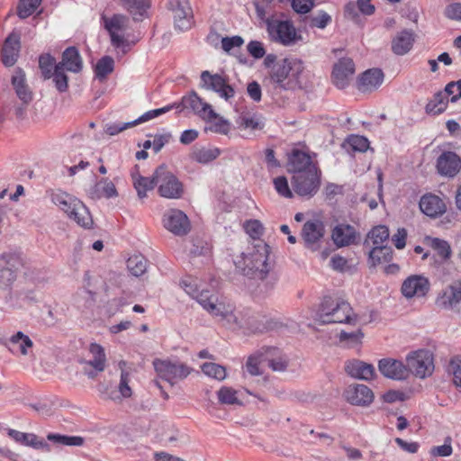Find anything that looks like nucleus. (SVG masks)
<instances>
[{"label": "nucleus", "mask_w": 461, "mask_h": 461, "mask_svg": "<svg viewBox=\"0 0 461 461\" xmlns=\"http://www.w3.org/2000/svg\"><path fill=\"white\" fill-rule=\"evenodd\" d=\"M202 371L208 376L215 378L219 381L225 379L226 369L224 366L215 363H204L201 366Z\"/></svg>", "instance_id": "51"}, {"label": "nucleus", "mask_w": 461, "mask_h": 461, "mask_svg": "<svg viewBox=\"0 0 461 461\" xmlns=\"http://www.w3.org/2000/svg\"><path fill=\"white\" fill-rule=\"evenodd\" d=\"M12 85L18 98L24 104H29L32 100V93L26 84L25 74L22 68H16L12 77Z\"/></svg>", "instance_id": "29"}, {"label": "nucleus", "mask_w": 461, "mask_h": 461, "mask_svg": "<svg viewBox=\"0 0 461 461\" xmlns=\"http://www.w3.org/2000/svg\"><path fill=\"white\" fill-rule=\"evenodd\" d=\"M51 77H53L55 86L59 92L67 91L68 78L61 66L55 65V70L52 72Z\"/></svg>", "instance_id": "54"}, {"label": "nucleus", "mask_w": 461, "mask_h": 461, "mask_svg": "<svg viewBox=\"0 0 461 461\" xmlns=\"http://www.w3.org/2000/svg\"><path fill=\"white\" fill-rule=\"evenodd\" d=\"M384 72L380 68L366 70L358 78V89L361 92H371L377 89L384 81Z\"/></svg>", "instance_id": "26"}, {"label": "nucleus", "mask_w": 461, "mask_h": 461, "mask_svg": "<svg viewBox=\"0 0 461 461\" xmlns=\"http://www.w3.org/2000/svg\"><path fill=\"white\" fill-rule=\"evenodd\" d=\"M52 202L62 210L71 220L79 226L88 229L93 224V219L87 207L78 199L67 193H55L51 196Z\"/></svg>", "instance_id": "6"}, {"label": "nucleus", "mask_w": 461, "mask_h": 461, "mask_svg": "<svg viewBox=\"0 0 461 461\" xmlns=\"http://www.w3.org/2000/svg\"><path fill=\"white\" fill-rule=\"evenodd\" d=\"M264 65L267 68L269 80L276 87L290 89L300 83V77L304 70L302 60L297 59H278L275 54L265 57Z\"/></svg>", "instance_id": "2"}, {"label": "nucleus", "mask_w": 461, "mask_h": 461, "mask_svg": "<svg viewBox=\"0 0 461 461\" xmlns=\"http://www.w3.org/2000/svg\"><path fill=\"white\" fill-rule=\"evenodd\" d=\"M220 155V150L216 148L214 149H196L192 153V158L199 163H209Z\"/></svg>", "instance_id": "46"}, {"label": "nucleus", "mask_w": 461, "mask_h": 461, "mask_svg": "<svg viewBox=\"0 0 461 461\" xmlns=\"http://www.w3.org/2000/svg\"><path fill=\"white\" fill-rule=\"evenodd\" d=\"M445 15L451 20L461 21V4L455 3L447 6Z\"/></svg>", "instance_id": "64"}, {"label": "nucleus", "mask_w": 461, "mask_h": 461, "mask_svg": "<svg viewBox=\"0 0 461 461\" xmlns=\"http://www.w3.org/2000/svg\"><path fill=\"white\" fill-rule=\"evenodd\" d=\"M346 401L356 406L366 407L374 401V393L366 385L361 384H349L343 393Z\"/></svg>", "instance_id": "18"}, {"label": "nucleus", "mask_w": 461, "mask_h": 461, "mask_svg": "<svg viewBox=\"0 0 461 461\" xmlns=\"http://www.w3.org/2000/svg\"><path fill=\"white\" fill-rule=\"evenodd\" d=\"M316 321L321 324H351L356 322L357 315L348 302L331 297H324L316 313Z\"/></svg>", "instance_id": "3"}, {"label": "nucleus", "mask_w": 461, "mask_h": 461, "mask_svg": "<svg viewBox=\"0 0 461 461\" xmlns=\"http://www.w3.org/2000/svg\"><path fill=\"white\" fill-rule=\"evenodd\" d=\"M244 229L249 237L253 240L252 247L258 240H262L260 237L263 235L264 227L258 220H249L244 224Z\"/></svg>", "instance_id": "49"}, {"label": "nucleus", "mask_w": 461, "mask_h": 461, "mask_svg": "<svg viewBox=\"0 0 461 461\" xmlns=\"http://www.w3.org/2000/svg\"><path fill=\"white\" fill-rule=\"evenodd\" d=\"M48 440L63 445V446H73V447H81L85 443V438L80 436H68L55 433H49L47 435Z\"/></svg>", "instance_id": "40"}, {"label": "nucleus", "mask_w": 461, "mask_h": 461, "mask_svg": "<svg viewBox=\"0 0 461 461\" xmlns=\"http://www.w3.org/2000/svg\"><path fill=\"white\" fill-rule=\"evenodd\" d=\"M332 21L331 16L323 10H320L308 18L311 28L325 29Z\"/></svg>", "instance_id": "47"}, {"label": "nucleus", "mask_w": 461, "mask_h": 461, "mask_svg": "<svg viewBox=\"0 0 461 461\" xmlns=\"http://www.w3.org/2000/svg\"><path fill=\"white\" fill-rule=\"evenodd\" d=\"M420 211L430 218H437L446 212L447 207L444 201L433 194H426L420 200Z\"/></svg>", "instance_id": "23"}, {"label": "nucleus", "mask_w": 461, "mask_h": 461, "mask_svg": "<svg viewBox=\"0 0 461 461\" xmlns=\"http://www.w3.org/2000/svg\"><path fill=\"white\" fill-rule=\"evenodd\" d=\"M89 197L97 200L102 197L112 198L118 195L114 184L108 178H102L88 190Z\"/></svg>", "instance_id": "33"}, {"label": "nucleus", "mask_w": 461, "mask_h": 461, "mask_svg": "<svg viewBox=\"0 0 461 461\" xmlns=\"http://www.w3.org/2000/svg\"><path fill=\"white\" fill-rule=\"evenodd\" d=\"M201 87L216 92L221 98L229 100L234 96L235 91L224 77L219 74L203 71L201 74Z\"/></svg>", "instance_id": "16"}, {"label": "nucleus", "mask_w": 461, "mask_h": 461, "mask_svg": "<svg viewBox=\"0 0 461 461\" xmlns=\"http://www.w3.org/2000/svg\"><path fill=\"white\" fill-rule=\"evenodd\" d=\"M436 305L444 310L459 312L461 308V280H456L447 285L438 294Z\"/></svg>", "instance_id": "14"}, {"label": "nucleus", "mask_w": 461, "mask_h": 461, "mask_svg": "<svg viewBox=\"0 0 461 461\" xmlns=\"http://www.w3.org/2000/svg\"><path fill=\"white\" fill-rule=\"evenodd\" d=\"M153 366L158 375L168 382L171 385L185 379L193 371V368L178 359L153 360Z\"/></svg>", "instance_id": "7"}, {"label": "nucleus", "mask_w": 461, "mask_h": 461, "mask_svg": "<svg viewBox=\"0 0 461 461\" xmlns=\"http://www.w3.org/2000/svg\"><path fill=\"white\" fill-rule=\"evenodd\" d=\"M266 29L271 41L285 47L294 46L303 40L293 21L285 18L283 14L266 19Z\"/></svg>", "instance_id": "4"}, {"label": "nucleus", "mask_w": 461, "mask_h": 461, "mask_svg": "<svg viewBox=\"0 0 461 461\" xmlns=\"http://www.w3.org/2000/svg\"><path fill=\"white\" fill-rule=\"evenodd\" d=\"M429 290V282L428 278L412 275L407 277L402 285V294L406 298H412L414 296L423 297Z\"/></svg>", "instance_id": "20"}, {"label": "nucleus", "mask_w": 461, "mask_h": 461, "mask_svg": "<svg viewBox=\"0 0 461 461\" xmlns=\"http://www.w3.org/2000/svg\"><path fill=\"white\" fill-rule=\"evenodd\" d=\"M249 53L255 59H261L265 56L266 50L263 43L258 41H251L247 46Z\"/></svg>", "instance_id": "63"}, {"label": "nucleus", "mask_w": 461, "mask_h": 461, "mask_svg": "<svg viewBox=\"0 0 461 461\" xmlns=\"http://www.w3.org/2000/svg\"><path fill=\"white\" fill-rule=\"evenodd\" d=\"M263 357L274 371L283 372L287 368L288 358L277 348H267Z\"/></svg>", "instance_id": "35"}, {"label": "nucleus", "mask_w": 461, "mask_h": 461, "mask_svg": "<svg viewBox=\"0 0 461 461\" xmlns=\"http://www.w3.org/2000/svg\"><path fill=\"white\" fill-rule=\"evenodd\" d=\"M41 0H20L17 14L22 19L32 15L41 5Z\"/></svg>", "instance_id": "52"}, {"label": "nucleus", "mask_w": 461, "mask_h": 461, "mask_svg": "<svg viewBox=\"0 0 461 461\" xmlns=\"http://www.w3.org/2000/svg\"><path fill=\"white\" fill-rule=\"evenodd\" d=\"M450 99L447 98L443 91H439L433 95V98L427 104L426 111L428 113L439 114L443 113Z\"/></svg>", "instance_id": "38"}, {"label": "nucleus", "mask_w": 461, "mask_h": 461, "mask_svg": "<svg viewBox=\"0 0 461 461\" xmlns=\"http://www.w3.org/2000/svg\"><path fill=\"white\" fill-rule=\"evenodd\" d=\"M0 343L13 354L20 353L23 356H26L28 349L33 347L32 340L22 331H17L9 339H0Z\"/></svg>", "instance_id": "24"}, {"label": "nucleus", "mask_w": 461, "mask_h": 461, "mask_svg": "<svg viewBox=\"0 0 461 461\" xmlns=\"http://www.w3.org/2000/svg\"><path fill=\"white\" fill-rule=\"evenodd\" d=\"M312 167H316L312 161V158L306 153L295 150L289 158V170L297 175L310 170Z\"/></svg>", "instance_id": "34"}, {"label": "nucleus", "mask_w": 461, "mask_h": 461, "mask_svg": "<svg viewBox=\"0 0 461 461\" xmlns=\"http://www.w3.org/2000/svg\"><path fill=\"white\" fill-rule=\"evenodd\" d=\"M345 371L351 377L361 380H369L373 378L375 374L373 365L358 359H352L346 362Z\"/></svg>", "instance_id": "25"}, {"label": "nucleus", "mask_w": 461, "mask_h": 461, "mask_svg": "<svg viewBox=\"0 0 461 461\" xmlns=\"http://www.w3.org/2000/svg\"><path fill=\"white\" fill-rule=\"evenodd\" d=\"M0 264V287L5 288L10 286L15 280L16 275L13 267Z\"/></svg>", "instance_id": "55"}, {"label": "nucleus", "mask_w": 461, "mask_h": 461, "mask_svg": "<svg viewBox=\"0 0 461 461\" xmlns=\"http://www.w3.org/2000/svg\"><path fill=\"white\" fill-rule=\"evenodd\" d=\"M408 374L425 378L434 370L432 354L429 350L420 349L409 354L406 357Z\"/></svg>", "instance_id": "10"}, {"label": "nucleus", "mask_w": 461, "mask_h": 461, "mask_svg": "<svg viewBox=\"0 0 461 461\" xmlns=\"http://www.w3.org/2000/svg\"><path fill=\"white\" fill-rule=\"evenodd\" d=\"M378 369L385 377L403 380L408 377V369L402 362L393 358H383L378 363Z\"/></svg>", "instance_id": "22"}, {"label": "nucleus", "mask_w": 461, "mask_h": 461, "mask_svg": "<svg viewBox=\"0 0 461 461\" xmlns=\"http://www.w3.org/2000/svg\"><path fill=\"white\" fill-rule=\"evenodd\" d=\"M8 435L16 442L22 443L25 446L32 447L36 449L42 448L46 443L32 433H24L16 429H8Z\"/></svg>", "instance_id": "36"}, {"label": "nucleus", "mask_w": 461, "mask_h": 461, "mask_svg": "<svg viewBox=\"0 0 461 461\" xmlns=\"http://www.w3.org/2000/svg\"><path fill=\"white\" fill-rule=\"evenodd\" d=\"M130 383V375L128 372L122 370L121 373V380L119 384V392L124 398H129L131 396L132 391L129 385Z\"/></svg>", "instance_id": "61"}, {"label": "nucleus", "mask_w": 461, "mask_h": 461, "mask_svg": "<svg viewBox=\"0 0 461 461\" xmlns=\"http://www.w3.org/2000/svg\"><path fill=\"white\" fill-rule=\"evenodd\" d=\"M338 337L340 343H344L348 348H354L361 344L364 334L360 329H357L350 332L341 330Z\"/></svg>", "instance_id": "45"}, {"label": "nucleus", "mask_w": 461, "mask_h": 461, "mask_svg": "<svg viewBox=\"0 0 461 461\" xmlns=\"http://www.w3.org/2000/svg\"><path fill=\"white\" fill-rule=\"evenodd\" d=\"M154 179L160 196L167 199H178L183 195L182 183L168 170L167 166L161 165L157 167L154 172Z\"/></svg>", "instance_id": "8"}, {"label": "nucleus", "mask_w": 461, "mask_h": 461, "mask_svg": "<svg viewBox=\"0 0 461 461\" xmlns=\"http://www.w3.org/2000/svg\"><path fill=\"white\" fill-rule=\"evenodd\" d=\"M429 246L444 259L449 258L451 248L447 241L438 238H427Z\"/></svg>", "instance_id": "50"}, {"label": "nucleus", "mask_w": 461, "mask_h": 461, "mask_svg": "<svg viewBox=\"0 0 461 461\" xmlns=\"http://www.w3.org/2000/svg\"><path fill=\"white\" fill-rule=\"evenodd\" d=\"M448 371L453 374V382L457 387H461V358H453L448 366Z\"/></svg>", "instance_id": "59"}, {"label": "nucleus", "mask_w": 461, "mask_h": 461, "mask_svg": "<svg viewBox=\"0 0 461 461\" xmlns=\"http://www.w3.org/2000/svg\"><path fill=\"white\" fill-rule=\"evenodd\" d=\"M89 351L92 354V358L87 362V365L92 366L94 370L86 371V374L89 378H95L98 372H103L105 368V353L102 346L92 343L89 348Z\"/></svg>", "instance_id": "30"}, {"label": "nucleus", "mask_w": 461, "mask_h": 461, "mask_svg": "<svg viewBox=\"0 0 461 461\" xmlns=\"http://www.w3.org/2000/svg\"><path fill=\"white\" fill-rule=\"evenodd\" d=\"M122 5L126 8L132 15H140L147 11L149 7V4L147 0H121Z\"/></svg>", "instance_id": "48"}, {"label": "nucleus", "mask_w": 461, "mask_h": 461, "mask_svg": "<svg viewBox=\"0 0 461 461\" xmlns=\"http://www.w3.org/2000/svg\"><path fill=\"white\" fill-rule=\"evenodd\" d=\"M356 230L349 224H338L331 232V239L338 248L347 247L355 242Z\"/></svg>", "instance_id": "28"}, {"label": "nucleus", "mask_w": 461, "mask_h": 461, "mask_svg": "<svg viewBox=\"0 0 461 461\" xmlns=\"http://www.w3.org/2000/svg\"><path fill=\"white\" fill-rule=\"evenodd\" d=\"M238 391L234 390L231 387L222 386L218 392L217 396L219 402L221 404L233 405L238 404L241 405V401L239 400Z\"/></svg>", "instance_id": "44"}, {"label": "nucleus", "mask_w": 461, "mask_h": 461, "mask_svg": "<svg viewBox=\"0 0 461 461\" xmlns=\"http://www.w3.org/2000/svg\"><path fill=\"white\" fill-rule=\"evenodd\" d=\"M274 185L276 190V192L285 197V198H292L293 193L290 190L287 178L285 176H278L274 179Z\"/></svg>", "instance_id": "56"}, {"label": "nucleus", "mask_w": 461, "mask_h": 461, "mask_svg": "<svg viewBox=\"0 0 461 461\" xmlns=\"http://www.w3.org/2000/svg\"><path fill=\"white\" fill-rule=\"evenodd\" d=\"M320 185L321 172L317 167H312L310 170L292 177L293 189L300 196L312 197L318 192Z\"/></svg>", "instance_id": "9"}, {"label": "nucleus", "mask_w": 461, "mask_h": 461, "mask_svg": "<svg viewBox=\"0 0 461 461\" xmlns=\"http://www.w3.org/2000/svg\"><path fill=\"white\" fill-rule=\"evenodd\" d=\"M240 125L245 129L258 130L264 126L263 122L257 116L242 115L240 118Z\"/></svg>", "instance_id": "57"}, {"label": "nucleus", "mask_w": 461, "mask_h": 461, "mask_svg": "<svg viewBox=\"0 0 461 461\" xmlns=\"http://www.w3.org/2000/svg\"><path fill=\"white\" fill-rule=\"evenodd\" d=\"M187 294L212 317L225 321L230 325L238 324V318L234 314V307L231 304L220 302L217 296L211 294L207 290L187 291Z\"/></svg>", "instance_id": "5"}, {"label": "nucleus", "mask_w": 461, "mask_h": 461, "mask_svg": "<svg viewBox=\"0 0 461 461\" xmlns=\"http://www.w3.org/2000/svg\"><path fill=\"white\" fill-rule=\"evenodd\" d=\"M134 188L137 191L138 196L142 199L147 196V191L151 190L156 185V180L154 175L151 178L144 177L141 176H136L134 173H131Z\"/></svg>", "instance_id": "37"}, {"label": "nucleus", "mask_w": 461, "mask_h": 461, "mask_svg": "<svg viewBox=\"0 0 461 461\" xmlns=\"http://www.w3.org/2000/svg\"><path fill=\"white\" fill-rule=\"evenodd\" d=\"M20 51V38L17 34H10L5 41L2 50V62L6 67L14 66Z\"/></svg>", "instance_id": "27"}, {"label": "nucleus", "mask_w": 461, "mask_h": 461, "mask_svg": "<svg viewBox=\"0 0 461 461\" xmlns=\"http://www.w3.org/2000/svg\"><path fill=\"white\" fill-rule=\"evenodd\" d=\"M56 60L50 54L41 55L39 58V67L45 79L52 77V72L55 70Z\"/></svg>", "instance_id": "53"}, {"label": "nucleus", "mask_w": 461, "mask_h": 461, "mask_svg": "<svg viewBox=\"0 0 461 461\" xmlns=\"http://www.w3.org/2000/svg\"><path fill=\"white\" fill-rule=\"evenodd\" d=\"M127 268L131 275L140 276L147 271V259L141 255H134L128 258Z\"/></svg>", "instance_id": "42"}, {"label": "nucleus", "mask_w": 461, "mask_h": 461, "mask_svg": "<svg viewBox=\"0 0 461 461\" xmlns=\"http://www.w3.org/2000/svg\"><path fill=\"white\" fill-rule=\"evenodd\" d=\"M348 143L352 147V149L356 151L364 152L369 147V141L366 138L354 135L348 139Z\"/></svg>", "instance_id": "62"}, {"label": "nucleus", "mask_w": 461, "mask_h": 461, "mask_svg": "<svg viewBox=\"0 0 461 461\" xmlns=\"http://www.w3.org/2000/svg\"><path fill=\"white\" fill-rule=\"evenodd\" d=\"M291 5L297 14H307L314 6V0H291Z\"/></svg>", "instance_id": "60"}, {"label": "nucleus", "mask_w": 461, "mask_h": 461, "mask_svg": "<svg viewBox=\"0 0 461 461\" xmlns=\"http://www.w3.org/2000/svg\"><path fill=\"white\" fill-rule=\"evenodd\" d=\"M114 69V60L111 56L102 57L95 66V77L103 80Z\"/></svg>", "instance_id": "41"}, {"label": "nucleus", "mask_w": 461, "mask_h": 461, "mask_svg": "<svg viewBox=\"0 0 461 461\" xmlns=\"http://www.w3.org/2000/svg\"><path fill=\"white\" fill-rule=\"evenodd\" d=\"M354 74L355 64L352 59L342 58L333 66L332 81L338 88L344 89L349 85Z\"/></svg>", "instance_id": "19"}, {"label": "nucleus", "mask_w": 461, "mask_h": 461, "mask_svg": "<svg viewBox=\"0 0 461 461\" xmlns=\"http://www.w3.org/2000/svg\"><path fill=\"white\" fill-rule=\"evenodd\" d=\"M68 71L78 73L81 71L83 62L76 47H68L62 53V60L57 64Z\"/></svg>", "instance_id": "31"}, {"label": "nucleus", "mask_w": 461, "mask_h": 461, "mask_svg": "<svg viewBox=\"0 0 461 461\" xmlns=\"http://www.w3.org/2000/svg\"><path fill=\"white\" fill-rule=\"evenodd\" d=\"M414 34L411 30H402L392 41V51L399 56L408 53L413 44Z\"/></svg>", "instance_id": "32"}, {"label": "nucleus", "mask_w": 461, "mask_h": 461, "mask_svg": "<svg viewBox=\"0 0 461 461\" xmlns=\"http://www.w3.org/2000/svg\"><path fill=\"white\" fill-rule=\"evenodd\" d=\"M102 20L104 28L110 34L112 45L116 48L123 46L126 41L119 32L127 28L129 19L122 14H113L110 18L103 16Z\"/></svg>", "instance_id": "17"}, {"label": "nucleus", "mask_w": 461, "mask_h": 461, "mask_svg": "<svg viewBox=\"0 0 461 461\" xmlns=\"http://www.w3.org/2000/svg\"><path fill=\"white\" fill-rule=\"evenodd\" d=\"M134 127L133 122H112L104 126V131L110 136H114L129 128Z\"/></svg>", "instance_id": "58"}, {"label": "nucleus", "mask_w": 461, "mask_h": 461, "mask_svg": "<svg viewBox=\"0 0 461 461\" xmlns=\"http://www.w3.org/2000/svg\"><path fill=\"white\" fill-rule=\"evenodd\" d=\"M460 168L461 158L453 151H444L437 159V169L441 176L454 177Z\"/></svg>", "instance_id": "21"}, {"label": "nucleus", "mask_w": 461, "mask_h": 461, "mask_svg": "<svg viewBox=\"0 0 461 461\" xmlns=\"http://www.w3.org/2000/svg\"><path fill=\"white\" fill-rule=\"evenodd\" d=\"M389 238V230L384 225H378L374 227L367 234V239L365 243H368L369 240L373 243V248L384 246Z\"/></svg>", "instance_id": "39"}, {"label": "nucleus", "mask_w": 461, "mask_h": 461, "mask_svg": "<svg viewBox=\"0 0 461 461\" xmlns=\"http://www.w3.org/2000/svg\"><path fill=\"white\" fill-rule=\"evenodd\" d=\"M269 247L264 240H258L254 247H249L235 260L236 268L249 279L260 280V293L272 291L277 282L276 275L271 273L272 266L268 261Z\"/></svg>", "instance_id": "1"}, {"label": "nucleus", "mask_w": 461, "mask_h": 461, "mask_svg": "<svg viewBox=\"0 0 461 461\" xmlns=\"http://www.w3.org/2000/svg\"><path fill=\"white\" fill-rule=\"evenodd\" d=\"M393 258V249L388 246L373 248L369 251V258L374 266L382 262H389Z\"/></svg>", "instance_id": "43"}, {"label": "nucleus", "mask_w": 461, "mask_h": 461, "mask_svg": "<svg viewBox=\"0 0 461 461\" xmlns=\"http://www.w3.org/2000/svg\"><path fill=\"white\" fill-rule=\"evenodd\" d=\"M168 9L171 11L175 28L184 32L193 24V10L188 0H169Z\"/></svg>", "instance_id": "12"}, {"label": "nucleus", "mask_w": 461, "mask_h": 461, "mask_svg": "<svg viewBox=\"0 0 461 461\" xmlns=\"http://www.w3.org/2000/svg\"><path fill=\"white\" fill-rule=\"evenodd\" d=\"M164 227L176 236H185L191 230L186 214L178 209H170L163 215Z\"/></svg>", "instance_id": "13"}, {"label": "nucleus", "mask_w": 461, "mask_h": 461, "mask_svg": "<svg viewBox=\"0 0 461 461\" xmlns=\"http://www.w3.org/2000/svg\"><path fill=\"white\" fill-rule=\"evenodd\" d=\"M325 235L324 223L320 220L307 221L302 229V238L304 247L312 251H317Z\"/></svg>", "instance_id": "15"}, {"label": "nucleus", "mask_w": 461, "mask_h": 461, "mask_svg": "<svg viewBox=\"0 0 461 461\" xmlns=\"http://www.w3.org/2000/svg\"><path fill=\"white\" fill-rule=\"evenodd\" d=\"M175 108L179 109V112L190 110L205 121L212 122L214 121V119H217V113L213 111L212 106L203 102V100L194 91L183 96L181 102L179 104H176Z\"/></svg>", "instance_id": "11"}]
</instances>
